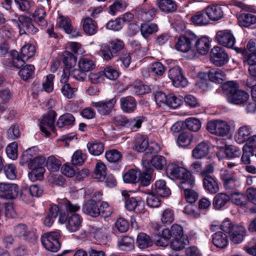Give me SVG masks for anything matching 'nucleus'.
Here are the masks:
<instances>
[{
    "label": "nucleus",
    "mask_w": 256,
    "mask_h": 256,
    "mask_svg": "<svg viewBox=\"0 0 256 256\" xmlns=\"http://www.w3.org/2000/svg\"><path fill=\"white\" fill-rule=\"evenodd\" d=\"M170 238H177L182 237H188L184 234L183 228L180 225L174 224L172 226L170 230H169Z\"/></svg>",
    "instance_id": "nucleus-58"
},
{
    "label": "nucleus",
    "mask_w": 256,
    "mask_h": 256,
    "mask_svg": "<svg viewBox=\"0 0 256 256\" xmlns=\"http://www.w3.org/2000/svg\"><path fill=\"white\" fill-rule=\"evenodd\" d=\"M60 238V234L58 232H51L44 234L41 238V242L46 250L52 252H56L61 246L59 240Z\"/></svg>",
    "instance_id": "nucleus-5"
},
{
    "label": "nucleus",
    "mask_w": 256,
    "mask_h": 256,
    "mask_svg": "<svg viewBox=\"0 0 256 256\" xmlns=\"http://www.w3.org/2000/svg\"><path fill=\"white\" fill-rule=\"evenodd\" d=\"M110 48V46L106 44L100 46V52L104 60L108 61L116 56Z\"/></svg>",
    "instance_id": "nucleus-61"
},
{
    "label": "nucleus",
    "mask_w": 256,
    "mask_h": 256,
    "mask_svg": "<svg viewBox=\"0 0 256 256\" xmlns=\"http://www.w3.org/2000/svg\"><path fill=\"white\" fill-rule=\"evenodd\" d=\"M116 100L114 98L109 100H102L98 102H92V106L102 116H108L110 114L114 108Z\"/></svg>",
    "instance_id": "nucleus-16"
},
{
    "label": "nucleus",
    "mask_w": 256,
    "mask_h": 256,
    "mask_svg": "<svg viewBox=\"0 0 256 256\" xmlns=\"http://www.w3.org/2000/svg\"><path fill=\"white\" fill-rule=\"evenodd\" d=\"M62 62L66 68L70 69L76 62V58L70 52L66 51L63 54Z\"/></svg>",
    "instance_id": "nucleus-45"
},
{
    "label": "nucleus",
    "mask_w": 256,
    "mask_h": 256,
    "mask_svg": "<svg viewBox=\"0 0 256 256\" xmlns=\"http://www.w3.org/2000/svg\"><path fill=\"white\" fill-rule=\"evenodd\" d=\"M220 176L224 187L228 192L236 190L240 186L239 181L232 172L227 170H222Z\"/></svg>",
    "instance_id": "nucleus-9"
},
{
    "label": "nucleus",
    "mask_w": 256,
    "mask_h": 256,
    "mask_svg": "<svg viewBox=\"0 0 256 256\" xmlns=\"http://www.w3.org/2000/svg\"><path fill=\"white\" fill-rule=\"evenodd\" d=\"M250 128L248 126H242L238 129V132L236 135V140L238 143L241 144L250 140Z\"/></svg>",
    "instance_id": "nucleus-34"
},
{
    "label": "nucleus",
    "mask_w": 256,
    "mask_h": 256,
    "mask_svg": "<svg viewBox=\"0 0 256 256\" xmlns=\"http://www.w3.org/2000/svg\"><path fill=\"white\" fill-rule=\"evenodd\" d=\"M46 16V12L44 8H40L36 9L32 14L34 20L40 26H45L46 24L44 17Z\"/></svg>",
    "instance_id": "nucleus-51"
},
{
    "label": "nucleus",
    "mask_w": 256,
    "mask_h": 256,
    "mask_svg": "<svg viewBox=\"0 0 256 256\" xmlns=\"http://www.w3.org/2000/svg\"><path fill=\"white\" fill-rule=\"evenodd\" d=\"M158 30V26L154 24H142L140 26V32L142 36L144 38H147L148 36Z\"/></svg>",
    "instance_id": "nucleus-42"
},
{
    "label": "nucleus",
    "mask_w": 256,
    "mask_h": 256,
    "mask_svg": "<svg viewBox=\"0 0 256 256\" xmlns=\"http://www.w3.org/2000/svg\"><path fill=\"white\" fill-rule=\"evenodd\" d=\"M12 65L16 68H20L24 66L25 60L16 51H13L11 54Z\"/></svg>",
    "instance_id": "nucleus-60"
},
{
    "label": "nucleus",
    "mask_w": 256,
    "mask_h": 256,
    "mask_svg": "<svg viewBox=\"0 0 256 256\" xmlns=\"http://www.w3.org/2000/svg\"><path fill=\"white\" fill-rule=\"evenodd\" d=\"M162 232V236H158V238L155 240L156 244L157 246L165 247L169 244V229H163Z\"/></svg>",
    "instance_id": "nucleus-54"
},
{
    "label": "nucleus",
    "mask_w": 256,
    "mask_h": 256,
    "mask_svg": "<svg viewBox=\"0 0 256 256\" xmlns=\"http://www.w3.org/2000/svg\"><path fill=\"white\" fill-rule=\"evenodd\" d=\"M222 89L227 95L229 102L234 104L241 105L245 103L249 98L246 92L239 90L238 84L232 81L224 83Z\"/></svg>",
    "instance_id": "nucleus-1"
},
{
    "label": "nucleus",
    "mask_w": 256,
    "mask_h": 256,
    "mask_svg": "<svg viewBox=\"0 0 256 256\" xmlns=\"http://www.w3.org/2000/svg\"><path fill=\"white\" fill-rule=\"evenodd\" d=\"M194 185L190 186L188 184L180 186V187L184 190V195L186 200L190 204L194 203L198 198V194L192 190Z\"/></svg>",
    "instance_id": "nucleus-33"
},
{
    "label": "nucleus",
    "mask_w": 256,
    "mask_h": 256,
    "mask_svg": "<svg viewBox=\"0 0 256 256\" xmlns=\"http://www.w3.org/2000/svg\"><path fill=\"white\" fill-rule=\"evenodd\" d=\"M148 144V140L144 136H138L135 140V150L139 152H146Z\"/></svg>",
    "instance_id": "nucleus-44"
},
{
    "label": "nucleus",
    "mask_w": 256,
    "mask_h": 256,
    "mask_svg": "<svg viewBox=\"0 0 256 256\" xmlns=\"http://www.w3.org/2000/svg\"><path fill=\"white\" fill-rule=\"evenodd\" d=\"M122 196L124 198L125 207L128 210L134 211L136 213L142 212L144 206L142 202L137 200L134 197H130L126 190L122 191Z\"/></svg>",
    "instance_id": "nucleus-15"
},
{
    "label": "nucleus",
    "mask_w": 256,
    "mask_h": 256,
    "mask_svg": "<svg viewBox=\"0 0 256 256\" xmlns=\"http://www.w3.org/2000/svg\"><path fill=\"white\" fill-rule=\"evenodd\" d=\"M226 232H218L212 235V243L217 248H224L228 245V240Z\"/></svg>",
    "instance_id": "nucleus-20"
},
{
    "label": "nucleus",
    "mask_w": 256,
    "mask_h": 256,
    "mask_svg": "<svg viewBox=\"0 0 256 256\" xmlns=\"http://www.w3.org/2000/svg\"><path fill=\"white\" fill-rule=\"evenodd\" d=\"M38 148L36 146L30 148L24 151L22 156L20 164L22 165L27 164L31 162L37 156Z\"/></svg>",
    "instance_id": "nucleus-23"
},
{
    "label": "nucleus",
    "mask_w": 256,
    "mask_h": 256,
    "mask_svg": "<svg viewBox=\"0 0 256 256\" xmlns=\"http://www.w3.org/2000/svg\"><path fill=\"white\" fill-rule=\"evenodd\" d=\"M58 222L63 224L67 222L66 226L68 230L74 232L78 231L82 226V218L78 214H73L66 216L65 214H60Z\"/></svg>",
    "instance_id": "nucleus-7"
},
{
    "label": "nucleus",
    "mask_w": 256,
    "mask_h": 256,
    "mask_svg": "<svg viewBox=\"0 0 256 256\" xmlns=\"http://www.w3.org/2000/svg\"><path fill=\"white\" fill-rule=\"evenodd\" d=\"M230 200V197L224 193L217 194L214 198L213 206L216 210H220Z\"/></svg>",
    "instance_id": "nucleus-35"
},
{
    "label": "nucleus",
    "mask_w": 256,
    "mask_h": 256,
    "mask_svg": "<svg viewBox=\"0 0 256 256\" xmlns=\"http://www.w3.org/2000/svg\"><path fill=\"white\" fill-rule=\"evenodd\" d=\"M18 21L20 23L18 28L20 34H34L38 32V29L32 24L31 18L20 15L18 18Z\"/></svg>",
    "instance_id": "nucleus-12"
},
{
    "label": "nucleus",
    "mask_w": 256,
    "mask_h": 256,
    "mask_svg": "<svg viewBox=\"0 0 256 256\" xmlns=\"http://www.w3.org/2000/svg\"><path fill=\"white\" fill-rule=\"evenodd\" d=\"M186 125L189 130L198 132L201 128V122L198 118H190L186 120Z\"/></svg>",
    "instance_id": "nucleus-59"
},
{
    "label": "nucleus",
    "mask_w": 256,
    "mask_h": 256,
    "mask_svg": "<svg viewBox=\"0 0 256 256\" xmlns=\"http://www.w3.org/2000/svg\"><path fill=\"white\" fill-rule=\"evenodd\" d=\"M156 5L162 12L167 14L176 12L178 7L173 0H157Z\"/></svg>",
    "instance_id": "nucleus-22"
},
{
    "label": "nucleus",
    "mask_w": 256,
    "mask_h": 256,
    "mask_svg": "<svg viewBox=\"0 0 256 256\" xmlns=\"http://www.w3.org/2000/svg\"><path fill=\"white\" fill-rule=\"evenodd\" d=\"M210 58L216 66H221L228 61V56L225 50L220 46H214L210 52Z\"/></svg>",
    "instance_id": "nucleus-11"
},
{
    "label": "nucleus",
    "mask_w": 256,
    "mask_h": 256,
    "mask_svg": "<svg viewBox=\"0 0 256 256\" xmlns=\"http://www.w3.org/2000/svg\"><path fill=\"white\" fill-rule=\"evenodd\" d=\"M46 166L50 170L55 172L59 170L60 164V160L54 156H50L46 162Z\"/></svg>",
    "instance_id": "nucleus-64"
},
{
    "label": "nucleus",
    "mask_w": 256,
    "mask_h": 256,
    "mask_svg": "<svg viewBox=\"0 0 256 256\" xmlns=\"http://www.w3.org/2000/svg\"><path fill=\"white\" fill-rule=\"evenodd\" d=\"M87 148L90 153L94 156H99L102 154L104 150V145L102 142H88Z\"/></svg>",
    "instance_id": "nucleus-41"
},
{
    "label": "nucleus",
    "mask_w": 256,
    "mask_h": 256,
    "mask_svg": "<svg viewBox=\"0 0 256 256\" xmlns=\"http://www.w3.org/2000/svg\"><path fill=\"white\" fill-rule=\"evenodd\" d=\"M58 23L59 26L62 28L66 33L68 34L72 33L73 27L71 20L68 17L60 15L58 19Z\"/></svg>",
    "instance_id": "nucleus-39"
},
{
    "label": "nucleus",
    "mask_w": 256,
    "mask_h": 256,
    "mask_svg": "<svg viewBox=\"0 0 256 256\" xmlns=\"http://www.w3.org/2000/svg\"><path fill=\"white\" fill-rule=\"evenodd\" d=\"M74 122L75 118L72 114L66 113L59 117L56 126L58 128L70 126L74 124Z\"/></svg>",
    "instance_id": "nucleus-26"
},
{
    "label": "nucleus",
    "mask_w": 256,
    "mask_h": 256,
    "mask_svg": "<svg viewBox=\"0 0 256 256\" xmlns=\"http://www.w3.org/2000/svg\"><path fill=\"white\" fill-rule=\"evenodd\" d=\"M205 10L210 20H218L223 17L224 12L222 7L220 5H210L205 8Z\"/></svg>",
    "instance_id": "nucleus-19"
},
{
    "label": "nucleus",
    "mask_w": 256,
    "mask_h": 256,
    "mask_svg": "<svg viewBox=\"0 0 256 256\" xmlns=\"http://www.w3.org/2000/svg\"><path fill=\"white\" fill-rule=\"evenodd\" d=\"M206 128L210 133L222 136L228 134L230 127L226 122L216 120L209 122Z\"/></svg>",
    "instance_id": "nucleus-8"
},
{
    "label": "nucleus",
    "mask_w": 256,
    "mask_h": 256,
    "mask_svg": "<svg viewBox=\"0 0 256 256\" xmlns=\"http://www.w3.org/2000/svg\"><path fill=\"white\" fill-rule=\"evenodd\" d=\"M240 25L244 27H250L256 24V16L252 14H242L238 18Z\"/></svg>",
    "instance_id": "nucleus-32"
},
{
    "label": "nucleus",
    "mask_w": 256,
    "mask_h": 256,
    "mask_svg": "<svg viewBox=\"0 0 256 256\" xmlns=\"http://www.w3.org/2000/svg\"><path fill=\"white\" fill-rule=\"evenodd\" d=\"M204 188L210 194H216L219 190V186L216 180L212 176L203 178Z\"/></svg>",
    "instance_id": "nucleus-29"
},
{
    "label": "nucleus",
    "mask_w": 256,
    "mask_h": 256,
    "mask_svg": "<svg viewBox=\"0 0 256 256\" xmlns=\"http://www.w3.org/2000/svg\"><path fill=\"white\" fill-rule=\"evenodd\" d=\"M215 39L220 44L234 49L238 53H242L244 55L247 52V50L246 49L234 46L236 39L230 30H224L218 31L216 32Z\"/></svg>",
    "instance_id": "nucleus-4"
},
{
    "label": "nucleus",
    "mask_w": 256,
    "mask_h": 256,
    "mask_svg": "<svg viewBox=\"0 0 256 256\" xmlns=\"http://www.w3.org/2000/svg\"><path fill=\"white\" fill-rule=\"evenodd\" d=\"M210 48V41L208 38L204 36L198 38L196 35V41L194 44L193 52L196 51L200 54H207Z\"/></svg>",
    "instance_id": "nucleus-17"
},
{
    "label": "nucleus",
    "mask_w": 256,
    "mask_h": 256,
    "mask_svg": "<svg viewBox=\"0 0 256 256\" xmlns=\"http://www.w3.org/2000/svg\"><path fill=\"white\" fill-rule=\"evenodd\" d=\"M208 76L210 81L218 83H222L226 78L224 72L219 68L211 69Z\"/></svg>",
    "instance_id": "nucleus-30"
},
{
    "label": "nucleus",
    "mask_w": 256,
    "mask_h": 256,
    "mask_svg": "<svg viewBox=\"0 0 256 256\" xmlns=\"http://www.w3.org/2000/svg\"><path fill=\"white\" fill-rule=\"evenodd\" d=\"M34 67L32 64L24 66L18 72L19 76L24 80L32 78L34 74Z\"/></svg>",
    "instance_id": "nucleus-38"
},
{
    "label": "nucleus",
    "mask_w": 256,
    "mask_h": 256,
    "mask_svg": "<svg viewBox=\"0 0 256 256\" xmlns=\"http://www.w3.org/2000/svg\"><path fill=\"white\" fill-rule=\"evenodd\" d=\"M120 248L124 251H129L134 248V240L128 236H124L118 242Z\"/></svg>",
    "instance_id": "nucleus-40"
},
{
    "label": "nucleus",
    "mask_w": 256,
    "mask_h": 256,
    "mask_svg": "<svg viewBox=\"0 0 256 256\" xmlns=\"http://www.w3.org/2000/svg\"><path fill=\"white\" fill-rule=\"evenodd\" d=\"M78 67L80 70L86 72L94 69L95 64L92 60L82 58L78 62Z\"/></svg>",
    "instance_id": "nucleus-46"
},
{
    "label": "nucleus",
    "mask_w": 256,
    "mask_h": 256,
    "mask_svg": "<svg viewBox=\"0 0 256 256\" xmlns=\"http://www.w3.org/2000/svg\"><path fill=\"white\" fill-rule=\"evenodd\" d=\"M193 140V135L190 132H183L180 133L178 138L177 142L179 146L186 147L188 146Z\"/></svg>",
    "instance_id": "nucleus-37"
},
{
    "label": "nucleus",
    "mask_w": 256,
    "mask_h": 256,
    "mask_svg": "<svg viewBox=\"0 0 256 256\" xmlns=\"http://www.w3.org/2000/svg\"><path fill=\"white\" fill-rule=\"evenodd\" d=\"M106 166L103 163H98L96 166L94 178L100 181H103L106 178Z\"/></svg>",
    "instance_id": "nucleus-52"
},
{
    "label": "nucleus",
    "mask_w": 256,
    "mask_h": 256,
    "mask_svg": "<svg viewBox=\"0 0 256 256\" xmlns=\"http://www.w3.org/2000/svg\"><path fill=\"white\" fill-rule=\"evenodd\" d=\"M57 114L53 110L48 111L45 114L40 123V130L46 136L50 135V131L55 132L54 120Z\"/></svg>",
    "instance_id": "nucleus-10"
},
{
    "label": "nucleus",
    "mask_w": 256,
    "mask_h": 256,
    "mask_svg": "<svg viewBox=\"0 0 256 256\" xmlns=\"http://www.w3.org/2000/svg\"><path fill=\"white\" fill-rule=\"evenodd\" d=\"M14 233L18 237H22L24 239L29 242L34 241L35 238L34 234L28 230L26 225L18 224L14 227Z\"/></svg>",
    "instance_id": "nucleus-18"
},
{
    "label": "nucleus",
    "mask_w": 256,
    "mask_h": 256,
    "mask_svg": "<svg viewBox=\"0 0 256 256\" xmlns=\"http://www.w3.org/2000/svg\"><path fill=\"white\" fill-rule=\"evenodd\" d=\"M191 20L195 25L204 26L209 23L210 18L204 8L202 11L196 12L192 16Z\"/></svg>",
    "instance_id": "nucleus-24"
},
{
    "label": "nucleus",
    "mask_w": 256,
    "mask_h": 256,
    "mask_svg": "<svg viewBox=\"0 0 256 256\" xmlns=\"http://www.w3.org/2000/svg\"><path fill=\"white\" fill-rule=\"evenodd\" d=\"M77 90V88L72 87L69 84H64L60 89L63 96L68 98H74Z\"/></svg>",
    "instance_id": "nucleus-55"
},
{
    "label": "nucleus",
    "mask_w": 256,
    "mask_h": 256,
    "mask_svg": "<svg viewBox=\"0 0 256 256\" xmlns=\"http://www.w3.org/2000/svg\"><path fill=\"white\" fill-rule=\"evenodd\" d=\"M167 175L172 179L182 180L180 186L188 184L190 186L194 184V178L191 172L187 169L175 164H168L166 170Z\"/></svg>",
    "instance_id": "nucleus-3"
},
{
    "label": "nucleus",
    "mask_w": 256,
    "mask_h": 256,
    "mask_svg": "<svg viewBox=\"0 0 256 256\" xmlns=\"http://www.w3.org/2000/svg\"><path fill=\"white\" fill-rule=\"evenodd\" d=\"M189 243L188 237L173 238L170 244V248L174 250H183Z\"/></svg>",
    "instance_id": "nucleus-36"
},
{
    "label": "nucleus",
    "mask_w": 256,
    "mask_h": 256,
    "mask_svg": "<svg viewBox=\"0 0 256 256\" xmlns=\"http://www.w3.org/2000/svg\"><path fill=\"white\" fill-rule=\"evenodd\" d=\"M143 117L138 116L134 118L128 119L126 128L132 130H136L141 127L143 122Z\"/></svg>",
    "instance_id": "nucleus-63"
},
{
    "label": "nucleus",
    "mask_w": 256,
    "mask_h": 256,
    "mask_svg": "<svg viewBox=\"0 0 256 256\" xmlns=\"http://www.w3.org/2000/svg\"><path fill=\"white\" fill-rule=\"evenodd\" d=\"M18 186L15 184L0 183V197L8 200H12L17 197Z\"/></svg>",
    "instance_id": "nucleus-14"
},
{
    "label": "nucleus",
    "mask_w": 256,
    "mask_h": 256,
    "mask_svg": "<svg viewBox=\"0 0 256 256\" xmlns=\"http://www.w3.org/2000/svg\"><path fill=\"white\" fill-rule=\"evenodd\" d=\"M154 190L161 197H168L171 193L170 189L166 186V182L159 180L156 182Z\"/></svg>",
    "instance_id": "nucleus-31"
},
{
    "label": "nucleus",
    "mask_w": 256,
    "mask_h": 256,
    "mask_svg": "<svg viewBox=\"0 0 256 256\" xmlns=\"http://www.w3.org/2000/svg\"><path fill=\"white\" fill-rule=\"evenodd\" d=\"M174 219V212L172 209L166 208L162 212L161 215V222L162 224H170L173 222Z\"/></svg>",
    "instance_id": "nucleus-57"
},
{
    "label": "nucleus",
    "mask_w": 256,
    "mask_h": 256,
    "mask_svg": "<svg viewBox=\"0 0 256 256\" xmlns=\"http://www.w3.org/2000/svg\"><path fill=\"white\" fill-rule=\"evenodd\" d=\"M126 7L127 4L125 2L120 0H116L110 6V13L115 15L117 12L124 11Z\"/></svg>",
    "instance_id": "nucleus-53"
},
{
    "label": "nucleus",
    "mask_w": 256,
    "mask_h": 256,
    "mask_svg": "<svg viewBox=\"0 0 256 256\" xmlns=\"http://www.w3.org/2000/svg\"><path fill=\"white\" fill-rule=\"evenodd\" d=\"M137 243L138 247L144 249L152 246V242L150 236L144 233H140L137 237Z\"/></svg>",
    "instance_id": "nucleus-50"
},
{
    "label": "nucleus",
    "mask_w": 256,
    "mask_h": 256,
    "mask_svg": "<svg viewBox=\"0 0 256 256\" xmlns=\"http://www.w3.org/2000/svg\"><path fill=\"white\" fill-rule=\"evenodd\" d=\"M82 212L87 215L97 217L100 215L98 207L94 200H88L82 206Z\"/></svg>",
    "instance_id": "nucleus-21"
},
{
    "label": "nucleus",
    "mask_w": 256,
    "mask_h": 256,
    "mask_svg": "<svg viewBox=\"0 0 256 256\" xmlns=\"http://www.w3.org/2000/svg\"><path fill=\"white\" fill-rule=\"evenodd\" d=\"M182 102L181 97H178L173 94L168 95V99L166 105H167L170 108H176L180 106Z\"/></svg>",
    "instance_id": "nucleus-56"
},
{
    "label": "nucleus",
    "mask_w": 256,
    "mask_h": 256,
    "mask_svg": "<svg viewBox=\"0 0 256 256\" xmlns=\"http://www.w3.org/2000/svg\"><path fill=\"white\" fill-rule=\"evenodd\" d=\"M83 29L88 35L94 34L98 31L97 23L92 18H86L83 20Z\"/></svg>",
    "instance_id": "nucleus-28"
},
{
    "label": "nucleus",
    "mask_w": 256,
    "mask_h": 256,
    "mask_svg": "<svg viewBox=\"0 0 256 256\" xmlns=\"http://www.w3.org/2000/svg\"><path fill=\"white\" fill-rule=\"evenodd\" d=\"M229 193L230 200L233 204L238 206L245 204L246 197L242 193L239 192L236 190Z\"/></svg>",
    "instance_id": "nucleus-47"
},
{
    "label": "nucleus",
    "mask_w": 256,
    "mask_h": 256,
    "mask_svg": "<svg viewBox=\"0 0 256 256\" xmlns=\"http://www.w3.org/2000/svg\"><path fill=\"white\" fill-rule=\"evenodd\" d=\"M220 229L228 234L230 241L234 244H240L244 240L246 234V228L238 224L225 220L220 226Z\"/></svg>",
    "instance_id": "nucleus-2"
},
{
    "label": "nucleus",
    "mask_w": 256,
    "mask_h": 256,
    "mask_svg": "<svg viewBox=\"0 0 256 256\" xmlns=\"http://www.w3.org/2000/svg\"><path fill=\"white\" fill-rule=\"evenodd\" d=\"M36 52V48L32 44H26L23 46L20 50V55L26 60L32 57Z\"/></svg>",
    "instance_id": "nucleus-48"
},
{
    "label": "nucleus",
    "mask_w": 256,
    "mask_h": 256,
    "mask_svg": "<svg viewBox=\"0 0 256 256\" xmlns=\"http://www.w3.org/2000/svg\"><path fill=\"white\" fill-rule=\"evenodd\" d=\"M140 174V171L135 170H130L124 174L123 176V179L126 183L135 184L138 182V176Z\"/></svg>",
    "instance_id": "nucleus-43"
},
{
    "label": "nucleus",
    "mask_w": 256,
    "mask_h": 256,
    "mask_svg": "<svg viewBox=\"0 0 256 256\" xmlns=\"http://www.w3.org/2000/svg\"><path fill=\"white\" fill-rule=\"evenodd\" d=\"M210 147L205 142H202L198 144L192 150V156L196 159L205 157L209 152Z\"/></svg>",
    "instance_id": "nucleus-25"
},
{
    "label": "nucleus",
    "mask_w": 256,
    "mask_h": 256,
    "mask_svg": "<svg viewBox=\"0 0 256 256\" xmlns=\"http://www.w3.org/2000/svg\"><path fill=\"white\" fill-rule=\"evenodd\" d=\"M168 76L176 87H184L187 85V80L184 78L182 69L178 66L170 68L168 70Z\"/></svg>",
    "instance_id": "nucleus-13"
},
{
    "label": "nucleus",
    "mask_w": 256,
    "mask_h": 256,
    "mask_svg": "<svg viewBox=\"0 0 256 256\" xmlns=\"http://www.w3.org/2000/svg\"><path fill=\"white\" fill-rule=\"evenodd\" d=\"M105 156L106 160L110 162H120L122 158V153L114 149L106 152Z\"/></svg>",
    "instance_id": "nucleus-49"
},
{
    "label": "nucleus",
    "mask_w": 256,
    "mask_h": 256,
    "mask_svg": "<svg viewBox=\"0 0 256 256\" xmlns=\"http://www.w3.org/2000/svg\"><path fill=\"white\" fill-rule=\"evenodd\" d=\"M196 41V34L192 32L188 31L180 36L176 44V48L182 52L193 51L194 44Z\"/></svg>",
    "instance_id": "nucleus-6"
},
{
    "label": "nucleus",
    "mask_w": 256,
    "mask_h": 256,
    "mask_svg": "<svg viewBox=\"0 0 256 256\" xmlns=\"http://www.w3.org/2000/svg\"><path fill=\"white\" fill-rule=\"evenodd\" d=\"M122 109L126 112H134L136 106L134 98L131 96L122 98L120 100Z\"/></svg>",
    "instance_id": "nucleus-27"
},
{
    "label": "nucleus",
    "mask_w": 256,
    "mask_h": 256,
    "mask_svg": "<svg viewBox=\"0 0 256 256\" xmlns=\"http://www.w3.org/2000/svg\"><path fill=\"white\" fill-rule=\"evenodd\" d=\"M150 164L156 169L161 170L166 165V163L164 156H156L152 158Z\"/></svg>",
    "instance_id": "nucleus-62"
}]
</instances>
